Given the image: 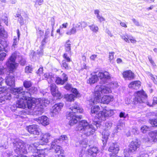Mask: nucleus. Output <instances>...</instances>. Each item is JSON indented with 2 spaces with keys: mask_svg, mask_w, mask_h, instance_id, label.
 <instances>
[{
  "mask_svg": "<svg viewBox=\"0 0 157 157\" xmlns=\"http://www.w3.org/2000/svg\"><path fill=\"white\" fill-rule=\"evenodd\" d=\"M140 144L139 143L137 140H134L132 141L128 146V151H124L125 157H130L131 155L135 154L139 148Z\"/></svg>",
  "mask_w": 157,
  "mask_h": 157,
  "instance_id": "1a4fd4ad",
  "label": "nucleus"
},
{
  "mask_svg": "<svg viewBox=\"0 0 157 157\" xmlns=\"http://www.w3.org/2000/svg\"><path fill=\"white\" fill-rule=\"evenodd\" d=\"M41 142L40 141L39 142L31 144L30 145L29 148L31 149V151L35 153L33 155V157H44L46 155L45 150L47 149L46 148L39 149L40 148V145H42Z\"/></svg>",
  "mask_w": 157,
  "mask_h": 157,
  "instance_id": "423d86ee",
  "label": "nucleus"
},
{
  "mask_svg": "<svg viewBox=\"0 0 157 157\" xmlns=\"http://www.w3.org/2000/svg\"><path fill=\"white\" fill-rule=\"evenodd\" d=\"M57 141L54 140L52 141L50 149L54 150L56 153V157H64V151L63 150L62 147L58 144L59 143L57 142Z\"/></svg>",
  "mask_w": 157,
  "mask_h": 157,
  "instance_id": "9b49d317",
  "label": "nucleus"
},
{
  "mask_svg": "<svg viewBox=\"0 0 157 157\" xmlns=\"http://www.w3.org/2000/svg\"><path fill=\"white\" fill-rule=\"evenodd\" d=\"M33 71L32 66H27L25 68V72L27 73H31Z\"/></svg>",
  "mask_w": 157,
  "mask_h": 157,
  "instance_id": "de8ad7c7",
  "label": "nucleus"
},
{
  "mask_svg": "<svg viewBox=\"0 0 157 157\" xmlns=\"http://www.w3.org/2000/svg\"><path fill=\"white\" fill-rule=\"evenodd\" d=\"M87 125H88V123L87 121L85 120H82L79 122L78 125L76 128V130L83 132L85 130Z\"/></svg>",
  "mask_w": 157,
  "mask_h": 157,
  "instance_id": "412c9836",
  "label": "nucleus"
},
{
  "mask_svg": "<svg viewBox=\"0 0 157 157\" xmlns=\"http://www.w3.org/2000/svg\"><path fill=\"white\" fill-rule=\"evenodd\" d=\"M99 20L100 22L105 21V19L102 16H99L97 17Z\"/></svg>",
  "mask_w": 157,
  "mask_h": 157,
  "instance_id": "338daca9",
  "label": "nucleus"
},
{
  "mask_svg": "<svg viewBox=\"0 0 157 157\" xmlns=\"http://www.w3.org/2000/svg\"><path fill=\"white\" fill-rule=\"evenodd\" d=\"M44 48L40 47V48L37 51V53L39 56H42L43 55Z\"/></svg>",
  "mask_w": 157,
  "mask_h": 157,
  "instance_id": "5fc2aeb1",
  "label": "nucleus"
},
{
  "mask_svg": "<svg viewBox=\"0 0 157 157\" xmlns=\"http://www.w3.org/2000/svg\"><path fill=\"white\" fill-rule=\"evenodd\" d=\"M35 105V106H36L37 105H38L44 108V107H46L49 103L50 101L47 99L44 98V99L40 100L39 99H36V98Z\"/></svg>",
  "mask_w": 157,
  "mask_h": 157,
  "instance_id": "b1692460",
  "label": "nucleus"
},
{
  "mask_svg": "<svg viewBox=\"0 0 157 157\" xmlns=\"http://www.w3.org/2000/svg\"><path fill=\"white\" fill-rule=\"evenodd\" d=\"M50 33V30L49 29H47V30H46L44 36H45L46 37L48 38L49 36V34Z\"/></svg>",
  "mask_w": 157,
  "mask_h": 157,
  "instance_id": "69168bd1",
  "label": "nucleus"
},
{
  "mask_svg": "<svg viewBox=\"0 0 157 157\" xmlns=\"http://www.w3.org/2000/svg\"><path fill=\"white\" fill-rule=\"evenodd\" d=\"M43 71V67H40L37 71L36 73L40 76L42 74Z\"/></svg>",
  "mask_w": 157,
  "mask_h": 157,
  "instance_id": "052dcab7",
  "label": "nucleus"
},
{
  "mask_svg": "<svg viewBox=\"0 0 157 157\" xmlns=\"http://www.w3.org/2000/svg\"><path fill=\"white\" fill-rule=\"evenodd\" d=\"M52 137L51 134L49 133H42L41 135L40 141L42 145L46 144L48 142V140Z\"/></svg>",
  "mask_w": 157,
  "mask_h": 157,
  "instance_id": "aec40b11",
  "label": "nucleus"
},
{
  "mask_svg": "<svg viewBox=\"0 0 157 157\" xmlns=\"http://www.w3.org/2000/svg\"><path fill=\"white\" fill-rule=\"evenodd\" d=\"M63 57L64 59V60H65L66 61H67V62H69L71 61V59L69 56H68V55L67 53H64Z\"/></svg>",
  "mask_w": 157,
  "mask_h": 157,
  "instance_id": "8fccbe9b",
  "label": "nucleus"
},
{
  "mask_svg": "<svg viewBox=\"0 0 157 157\" xmlns=\"http://www.w3.org/2000/svg\"><path fill=\"white\" fill-rule=\"evenodd\" d=\"M147 105L150 107H153L154 105L157 104V97H154L153 98V102L151 104L148 102L147 103Z\"/></svg>",
  "mask_w": 157,
  "mask_h": 157,
  "instance_id": "a18cd8bd",
  "label": "nucleus"
},
{
  "mask_svg": "<svg viewBox=\"0 0 157 157\" xmlns=\"http://www.w3.org/2000/svg\"><path fill=\"white\" fill-rule=\"evenodd\" d=\"M51 73H46L44 74V76L45 79H47L50 76L52 75Z\"/></svg>",
  "mask_w": 157,
  "mask_h": 157,
  "instance_id": "774afa93",
  "label": "nucleus"
},
{
  "mask_svg": "<svg viewBox=\"0 0 157 157\" xmlns=\"http://www.w3.org/2000/svg\"><path fill=\"white\" fill-rule=\"evenodd\" d=\"M37 122L43 125L46 126L49 124V118L46 116H42L36 119Z\"/></svg>",
  "mask_w": 157,
  "mask_h": 157,
  "instance_id": "4be33fe9",
  "label": "nucleus"
},
{
  "mask_svg": "<svg viewBox=\"0 0 157 157\" xmlns=\"http://www.w3.org/2000/svg\"><path fill=\"white\" fill-rule=\"evenodd\" d=\"M114 53L113 52H109V60L110 62L113 60L114 58Z\"/></svg>",
  "mask_w": 157,
  "mask_h": 157,
  "instance_id": "bf43d9fd",
  "label": "nucleus"
},
{
  "mask_svg": "<svg viewBox=\"0 0 157 157\" xmlns=\"http://www.w3.org/2000/svg\"><path fill=\"white\" fill-rule=\"evenodd\" d=\"M62 75L63 77V79L59 77L56 78L55 82L57 84L63 85L67 81L68 77L67 75L65 73H63Z\"/></svg>",
  "mask_w": 157,
  "mask_h": 157,
  "instance_id": "5701e85b",
  "label": "nucleus"
},
{
  "mask_svg": "<svg viewBox=\"0 0 157 157\" xmlns=\"http://www.w3.org/2000/svg\"><path fill=\"white\" fill-rule=\"evenodd\" d=\"M88 26L90 30L93 32L97 33L99 29L98 27L97 26H95L94 24L89 25Z\"/></svg>",
  "mask_w": 157,
  "mask_h": 157,
  "instance_id": "ea45409f",
  "label": "nucleus"
},
{
  "mask_svg": "<svg viewBox=\"0 0 157 157\" xmlns=\"http://www.w3.org/2000/svg\"><path fill=\"white\" fill-rule=\"evenodd\" d=\"M12 151L7 150L3 154L5 157H9L12 155Z\"/></svg>",
  "mask_w": 157,
  "mask_h": 157,
  "instance_id": "3c124183",
  "label": "nucleus"
},
{
  "mask_svg": "<svg viewBox=\"0 0 157 157\" xmlns=\"http://www.w3.org/2000/svg\"><path fill=\"white\" fill-rule=\"evenodd\" d=\"M2 20L7 26L8 25V18L7 16H4L2 17Z\"/></svg>",
  "mask_w": 157,
  "mask_h": 157,
  "instance_id": "4d7b16f0",
  "label": "nucleus"
},
{
  "mask_svg": "<svg viewBox=\"0 0 157 157\" xmlns=\"http://www.w3.org/2000/svg\"><path fill=\"white\" fill-rule=\"evenodd\" d=\"M11 98V95L10 94H7L6 95L0 97V105L5 104L6 102V100H10Z\"/></svg>",
  "mask_w": 157,
  "mask_h": 157,
  "instance_id": "2f4dec72",
  "label": "nucleus"
},
{
  "mask_svg": "<svg viewBox=\"0 0 157 157\" xmlns=\"http://www.w3.org/2000/svg\"><path fill=\"white\" fill-rule=\"evenodd\" d=\"M149 135L154 141H155V140H157V130L150 131Z\"/></svg>",
  "mask_w": 157,
  "mask_h": 157,
  "instance_id": "f704fd0d",
  "label": "nucleus"
},
{
  "mask_svg": "<svg viewBox=\"0 0 157 157\" xmlns=\"http://www.w3.org/2000/svg\"><path fill=\"white\" fill-rule=\"evenodd\" d=\"M68 138L66 135H62L58 139H55L54 140H56L57 142L59 143L60 141L66 140H67Z\"/></svg>",
  "mask_w": 157,
  "mask_h": 157,
  "instance_id": "58836bf2",
  "label": "nucleus"
},
{
  "mask_svg": "<svg viewBox=\"0 0 157 157\" xmlns=\"http://www.w3.org/2000/svg\"><path fill=\"white\" fill-rule=\"evenodd\" d=\"M33 85L32 82L30 80H25L23 82V85L24 87L27 90V91H23V87H20L19 88H22V90H20L19 93H22L25 92L24 94L25 95H26V93H30V96L29 97V98L33 100V99H34L35 100H33V101L32 102L33 104L35 105V102L36 99L34 98L31 97L32 95L36 93V88L34 87H32Z\"/></svg>",
  "mask_w": 157,
  "mask_h": 157,
  "instance_id": "39448f33",
  "label": "nucleus"
},
{
  "mask_svg": "<svg viewBox=\"0 0 157 157\" xmlns=\"http://www.w3.org/2000/svg\"><path fill=\"white\" fill-rule=\"evenodd\" d=\"M113 97L111 95H104L102 97L101 101L104 104H108L113 101Z\"/></svg>",
  "mask_w": 157,
  "mask_h": 157,
  "instance_id": "c85d7f7f",
  "label": "nucleus"
},
{
  "mask_svg": "<svg viewBox=\"0 0 157 157\" xmlns=\"http://www.w3.org/2000/svg\"><path fill=\"white\" fill-rule=\"evenodd\" d=\"M92 124H89L84 130L85 135L86 136H89L93 135L98 127L101 126V121L98 120L93 121Z\"/></svg>",
  "mask_w": 157,
  "mask_h": 157,
  "instance_id": "9d476101",
  "label": "nucleus"
},
{
  "mask_svg": "<svg viewBox=\"0 0 157 157\" xmlns=\"http://www.w3.org/2000/svg\"><path fill=\"white\" fill-rule=\"evenodd\" d=\"M35 107H36V108L34 112V115L38 116L41 115L44 112V108H43L42 107L38 105H37L35 107L33 106V107H32L31 109L32 108H34ZM29 109H31V108Z\"/></svg>",
  "mask_w": 157,
  "mask_h": 157,
  "instance_id": "7c9ffc66",
  "label": "nucleus"
},
{
  "mask_svg": "<svg viewBox=\"0 0 157 157\" xmlns=\"http://www.w3.org/2000/svg\"><path fill=\"white\" fill-rule=\"evenodd\" d=\"M156 115L157 116V113ZM149 122L152 125L153 127H157V118L149 119Z\"/></svg>",
  "mask_w": 157,
  "mask_h": 157,
  "instance_id": "4c0bfd02",
  "label": "nucleus"
},
{
  "mask_svg": "<svg viewBox=\"0 0 157 157\" xmlns=\"http://www.w3.org/2000/svg\"><path fill=\"white\" fill-rule=\"evenodd\" d=\"M146 74L147 75L150 77L151 79L152 80L153 82H156V81L155 80L154 75L152 73L149 72L147 71L146 72Z\"/></svg>",
  "mask_w": 157,
  "mask_h": 157,
  "instance_id": "6e6d98bb",
  "label": "nucleus"
},
{
  "mask_svg": "<svg viewBox=\"0 0 157 157\" xmlns=\"http://www.w3.org/2000/svg\"><path fill=\"white\" fill-rule=\"evenodd\" d=\"M99 151V149L95 146H89V148L87 149L88 154L92 157L96 156Z\"/></svg>",
  "mask_w": 157,
  "mask_h": 157,
  "instance_id": "a211bd4d",
  "label": "nucleus"
},
{
  "mask_svg": "<svg viewBox=\"0 0 157 157\" xmlns=\"http://www.w3.org/2000/svg\"><path fill=\"white\" fill-rule=\"evenodd\" d=\"M71 91L72 93V94H74L75 98L79 96V93L76 88H73Z\"/></svg>",
  "mask_w": 157,
  "mask_h": 157,
  "instance_id": "a19ab883",
  "label": "nucleus"
},
{
  "mask_svg": "<svg viewBox=\"0 0 157 157\" xmlns=\"http://www.w3.org/2000/svg\"><path fill=\"white\" fill-rule=\"evenodd\" d=\"M22 90V88L14 89L13 90L14 97L19 99L17 100L16 104L13 105L11 106V109L12 111H15L17 108H25L27 107L28 108H31L35 104L32 103L33 100L29 98V97L30 96V93H26V95H25V92L19 93L20 90ZM33 100H35L34 99Z\"/></svg>",
  "mask_w": 157,
  "mask_h": 157,
  "instance_id": "f257e3e1",
  "label": "nucleus"
},
{
  "mask_svg": "<svg viewBox=\"0 0 157 157\" xmlns=\"http://www.w3.org/2000/svg\"><path fill=\"white\" fill-rule=\"evenodd\" d=\"M28 131L30 134L39 135V126L36 124L29 125L26 127Z\"/></svg>",
  "mask_w": 157,
  "mask_h": 157,
  "instance_id": "f3484780",
  "label": "nucleus"
},
{
  "mask_svg": "<svg viewBox=\"0 0 157 157\" xmlns=\"http://www.w3.org/2000/svg\"><path fill=\"white\" fill-rule=\"evenodd\" d=\"M122 122L121 120L119 121L117 125L114 130V133H117L119 132L125 126L124 121L123 120Z\"/></svg>",
  "mask_w": 157,
  "mask_h": 157,
  "instance_id": "cd10ccee",
  "label": "nucleus"
},
{
  "mask_svg": "<svg viewBox=\"0 0 157 157\" xmlns=\"http://www.w3.org/2000/svg\"><path fill=\"white\" fill-rule=\"evenodd\" d=\"M70 43V41L69 40H68L66 42L64 45L65 51L68 53L71 52V44Z\"/></svg>",
  "mask_w": 157,
  "mask_h": 157,
  "instance_id": "c9c22d12",
  "label": "nucleus"
},
{
  "mask_svg": "<svg viewBox=\"0 0 157 157\" xmlns=\"http://www.w3.org/2000/svg\"><path fill=\"white\" fill-rule=\"evenodd\" d=\"M17 56V54L15 52H13L9 57L6 63L7 68L11 71H13L15 70L18 66V63L15 62Z\"/></svg>",
  "mask_w": 157,
  "mask_h": 157,
  "instance_id": "ddd939ff",
  "label": "nucleus"
},
{
  "mask_svg": "<svg viewBox=\"0 0 157 157\" xmlns=\"http://www.w3.org/2000/svg\"><path fill=\"white\" fill-rule=\"evenodd\" d=\"M44 2V0H36L35 5L37 4L39 5H41Z\"/></svg>",
  "mask_w": 157,
  "mask_h": 157,
  "instance_id": "0e129e2a",
  "label": "nucleus"
},
{
  "mask_svg": "<svg viewBox=\"0 0 157 157\" xmlns=\"http://www.w3.org/2000/svg\"><path fill=\"white\" fill-rule=\"evenodd\" d=\"M100 79L99 83L101 84H103L109 82L111 80L110 74L107 71L104 72H99L98 74L91 75V77L87 80V83L90 85L94 84L96 82Z\"/></svg>",
  "mask_w": 157,
  "mask_h": 157,
  "instance_id": "7ed1b4c3",
  "label": "nucleus"
},
{
  "mask_svg": "<svg viewBox=\"0 0 157 157\" xmlns=\"http://www.w3.org/2000/svg\"><path fill=\"white\" fill-rule=\"evenodd\" d=\"M73 26L74 27L77 31H81V29H82V28L81 27V24L80 22L75 25L73 24Z\"/></svg>",
  "mask_w": 157,
  "mask_h": 157,
  "instance_id": "49530a36",
  "label": "nucleus"
},
{
  "mask_svg": "<svg viewBox=\"0 0 157 157\" xmlns=\"http://www.w3.org/2000/svg\"><path fill=\"white\" fill-rule=\"evenodd\" d=\"M26 63V60L25 59L21 58V59L19 62V63L21 66H24L25 65Z\"/></svg>",
  "mask_w": 157,
  "mask_h": 157,
  "instance_id": "680f3d73",
  "label": "nucleus"
},
{
  "mask_svg": "<svg viewBox=\"0 0 157 157\" xmlns=\"http://www.w3.org/2000/svg\"><path fill=\"white\" fill-rule=\"evenodd\" d=\"M64 98L67 101L71 102L74 101L75 98L73 94H67L64 95Z\"/></svg>",
  "mask_w": 157,
  "mask_h": 157,
  "instance_id": "72a5a7b5",
  "label": "nucleus"
},
{
  "mask_svg": "<svg viewBox=\"0 0 157 157\" xmlns=\"http://www.w3.org/2000/svg\"><path fill=\"white\" fill-rule=\"evenodd\" d=\"M0 44H1L3 48H6L8 45L4 41L2 40L1 39H0Z\"/></svg>",
  "mask_w": 157,
  "mask_h": 157,
  "instance_id": "13d9d810",
  "label": "nucleus"
},
{
  "mask_svg": "<svg viewBox=\"0 0 157 157\" xmlns=\"http://www.w3.org/2000/svg\"><path fill=\"white\" fill-rule=\"evenodd\" d=\"M119 116L121 118H123L124 119L126 118H128L129 117L128 114L123 111L120 112L119 114Z\"/></svg>",
  "mask_w": 157,
  "mask_h": 157,
  "instance_id": "c03bdc74",
  "label": "nucleus"
},
{
  "mask_svg": "<svg viewBox=\"0 0 157 157\" xmlns=\"http://www.w3.org/2000/svg\"><path fill=\"white\" fill-rule=\"evenodd\" d=\"M111 87L103 85H98L95 89L94 98L99 100L101 98V95L111 93Z\"/></svg>",
  "mask_w": 157,
  "mask_h": 157,
  "instance_id": "0eeeda50",
  "label": "nucleus"
},
{
  "mask_svg": "<svg viewBox=\"0 0 157 157\" xmlns=\"http://www.w3.org/2000/svg\"><path fill=\"white\" fill-rule=\"evenodd\" d=\"M123 77L128 80L133 79L135 78L134 74L130 70L124 71L123 73Z\"/></svg>",
  "mask_w": 157,
  "mask_h": 157,
  "instance_id": "bb28decb",
  "label": "nucleus"
},
{
  "mask_svg": "<svg viewBox=\"0 0 157 157\" xmlns=\"http://www.w3.org/2000/svg\"><path fill=\"white\" fill-rule=\"evenodd\" d=\"M61 66L66 69H68L69 68L68 64L66 63L65 60H62Z\"/></svg>",
  "mask_w": 157,
  "mask_h": 157,
  "instance_id": "603ef678",
  "label": "nucleus"
},
{
  "mask_svg": "<svg viewBox=\"0 0 157 157\" xmlns=\"http://www.w3.org/2000/svg\"><path fill=\"white\" fill-rule=\"evenodd\" d=\"M151 128L147 126L144 125L141 127V130L142 133H145L149 131Z\"/></svg>",
  "mask_w": 157,
  "mask_h": 157,
  "instance_id": "37998d69",
  "label": "nucleus"
},
{
  "mask_svg": "<svg viewBox=\"0 0 157 157\" xmlns=\"http://www.w3.org/2000/svg\"><path fill=\"white\" fill-rule=\"evenodd\" d=\"M77 31L74 27L73 26L72 28L70 30L68 31L66 34L67 35H71L72 34H75L76 33Z\"/></svg>",
  "mask_w": 157,
  "mask_h": 157,
  "instance_id": "79ce46f5",
  "label": "nucleus"
},
{
  "mask_svg": "<svg viewBox=\"0 0 157 157\" xmlns=\"http://www.w3.org/2000/svg\"><path fill=\"white\" fill-rule=\"evenodd\" d=\"M4 82V79L0 77V94L3 93L6 90L4 86L2 87V84H3Z\"/></svg>",
  "mask_w": 157,
  "mask_h": 157,
  "instance_id": "e433bc0d",
  "label": "nucleus"
},
{
  "mask_svg": "<svg viewBox=\"0 0 157 157\" xmlns=\"http://www.w3.org/2000/svg\"><path fill=\"white\" fill-rule=\"evenodd\" d=\"M50 90L53 96L56 97L57 99H60L63 97V95L59 91L58 88L55 84L50 85Z\"/></svg>",
  "mask_w": 157,
  "mask_h": 157,
  "instance_id": "2eb2a0df",
  "label": "nucleus"
},
{
  "mask_svg": "<svg viewBox=\"0 0 157 157\" xmlns=\"http://www.w3.org/2000/svg\"><path fill=\"white\" fill-rule=\"evenodd\" d=\"M13 144L14 151L18 155H14L13 157H28L24 155L26 154L27 151L26 147L21 140H15Z\"/></svg>",
  "mask_w": 157,
  "mask_h": 157,
  "instance_id": "20e7f679",
  "label": "nucleus"
},
{
  "mask_svg": "<svg viewBox=\"0 0 157 157\" xmlns=\"http://www.w3.org/2000/svg\"><path fill=\"white\" fill-rule=\"evenodd\" d=\"M54 78L53 77V76H52V75L50 76H49L48 79H47L48 82L49 83H52L53 80H54Z\"/></svg>",
  "mask_w": 157,
  "mask_h": 157,
  "instance_id": "e2e57ef3",
  "label": "nucleus"
},
{
  "mask_svg": "<svg viewBox=\"0 0 157 157\" xmlns=\"http://www.w3.org/2000/svg\"><path fill=\"white\" fill-rule=\"evenodd\" d=\"M63 105V104L61 102L55 104L52 107L51 112L53 113L56 114L61 110Z\"/></svg>",
  "mask_w": 157,
  "mask_h": 157,
  "instance_id": "a878e982",
  "label": "nucleus"
},
{
  "mask_svg": "<svg viewBox=\"0 0 157 157\" xmlns=\"http://www.w3.org/2000/svg\"><path fill=\"white\" fill-rule=\"evenodd\" d=\"M113 114V112L112 110L107 109L106 107L102 111L99 112L98 114L95 115V117L98 120V121H100L101 123V121H105L106 118L112 116Z\"/></svg>",
  "mask_w": 157,
  "mask_h": 157,
  "instance_id": "f8f14e48",
  "label": "nucleus"
},
{
  "mask_svg": "<svg viewBox=\"0 0 157 157\" xmlns=\"http://www.w3.org/2000/svg\"><path fill=\"white\" fill-rule=\"evenodd\" d=\"M64 88L67 90L71 91L73 87L71 84L67 83L64 86Z\"/></svg>",
  "mask_w": 157,
  "mask_h": 157,
  "instance_id": "864d4df0",
  "label": "nucleus"
},
{
  "mask_svg": "<svg viewBox=\"0 0 157 157\" xmlns=\"http://www.w3.org/2000/svg\"><path fill=\"white\" fill-rule=\"evenodd\" d=\"M119 144L117 142L111 143L110 144L108 151L114 154H116L120 150Z\"/></svg>",
  "mask_w": 157,
  "mask_h": 157,
  "instance_id": "6ab92c4d",
  "label": "nucleus"
},
{
  "mask_svg": "<svg viewBox=\"0 0 157 157\" xmlns=\"http://www.w3.org/2000/svg\"><path fill=\"white\" fill-rule=\"evenodd\" d=\"M36 33H37V35L38 36H40L41 37L43 35L44 32L43 31L41 30L40 28H38L36 29Z\"/></svg>",
  "mask_w": 157,
  "mask_h": 157,
  "instance_id": "09e8293b",
  "label": "nucleus"
},
{
  "mask_svg": "<svg viewBox=\"0 0 157 157\" xmlns=\"http://www.w3.org/2000/svg\"><path fill=\"white\" fill-rule=\"evenodd\" d=\"M5 82L7 85L12 87V93L13 94V90L16 88H14L15 86L14 77L13 75H8L6 77Z\"/></svg>",
  "mask_w": 157,
  "mask_h": 157,
  "instance_id": "dca6fc26",
  "label": "nucleus"
},
{
  "mask_svg": "<svg viewBox=\"0 0 157 157\" xmlns=\"http://www.w3.org/2000/svg\"><path fill=\"white\" fill-rule=\"evenodd\" d=\"M141 82L139 80H136L131 82L128 85V87L137 90L140 86Z\"/></svg>",
  "mask_w": 157,
  "mask_h": 157,
  "instance_id": "c756f323",
  "label": "nucleus"
},
{
  "mask_svg": "<svg viewBox=\"0 0 157 157\" xmlns=\"http://www.w3.org/2000/svg\"><path fill=\"white\" fill-rule=\"evenodd\" d=\"M147 95L143 90L137 91L135 97L134 99V104H136L144 102V101L147 98Z\"/></svg>",
  "mask_w": 157,
  "mask_h": 157,
  "instance_id": "4468645a",
  "label": "nucleus"
},
{
  "mask_svg": "<svg viewBox=\"0 0 157 157\" xmlns=\"http://www.w3.org/2000/svg\"><path fill=\"white\" fill-rule=\"evenodd\" d=\"M70 109L71 111L67 113L66 117L67 119L70 120L69 124L72 126L78 122L77 119L79 120L82 118L81 115H77V114L82 113L83 112V109L79 107L77 102H76L75 105L71 107Z\"/></svg>",
  "mask_w": 157,
  "mask_h": 157,
  "instance_id": "f03ea898",
  "label": "nucleus"
},
{
  "mask_svg": "<svg viewBox=\"0 0 157 157\" xmlns=\"http://www.w3.org/2000/svg\"><path fill=\"white\" fill-rule=\"evenodd\" d=\"M23 13V12L22 10L18 9L15 15L16 17L18 18L17 21L19 22L21 25H22L24 24V19L22 17Z\"/></svg>",
  "mask_w": 157,
  "mask_h": 157,
  "instance_id": "393cba45",
  "label": "nucleus"
},
{
  "mask_svg": "<svg viewBox=\"0 0 157 157\" xmlns=\"http://www.w3.org/2000/svg\"><path fill=\"white\" fill-rule=\"evenodd\" d=\"M113 123L111 121H105L104 122L103 125V127H105L104 130L102 133V140L103 143V147H104L106 145L108 141L109 137L110 135L109 131L107 130L109 129L112 127Z\"/></svg>",
  "mask_w": 157,
  "mask_h": 157,
  "instance_id": "6e6552de",
  "label": "nucleus"
},
{
  "mask_svg": "<svg viewBox=\"0 0 157 157\" xmlns=\"http://www.w3.org/2000/svg\"><path fill=\"white\" fill-rule=\"evenodd\" d=\"M100 110V107L98 105H94L92 106L91 107L90 114L92 116H94V115L96 114H98V112Z\"/></svg>",
  "mask_w": 157,
  "mask_h": 157,
  "instance_id": "473e14b6",
  "label": "nucleus"
}]
</instances>
